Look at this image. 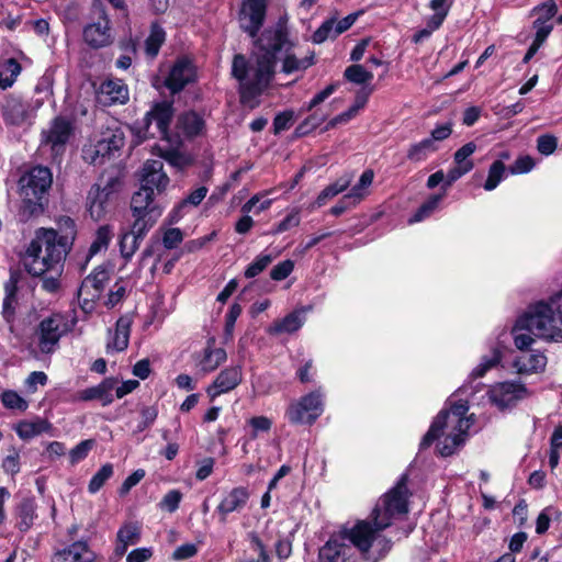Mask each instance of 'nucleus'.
Returning <instances> with one entry per match:
<instances>
[{"label":"nucleus","instance_id":"obj_1","mask_svg":"<svg viewBox=\"0 0 562 562\" xmlns=\"http://www.w3.org/2000/svg\"><path fill=\"white\" fill-rule=\"evenodd\" d=\"M285 21L280 19L273 26L266 29L255 42L254 57L256 66H250L241 54L234 56L232 75L239 82L240 102L250 108L257 105L256 98L269 86L273 75L278 54L283 53L282 71L292 74L307 69L314 64V54L299 58L291 53Z\"/></svg>","mask_w":562,"mask_h":562},{"label":"nucleus","instance_id":"obj_2","mask_svg":"<svg viewBox=\"0 0 562 562\" xmlns=\"http://www.w3.org/2000/svg\"><path fill=\"white\" fill-rule=\"evenodd\" d=\"M469 405L463 401L453 404L449 411H441L423 437L420 448H428L436 439L443 436L438 443L439 453L442 457L453 454L464 442L467 432L473 425L471 417H467Z\"/></svg>","mask_w":562,"mask_h":562},{"label":"nucleus","instance_id":"obj_3","mask_svg":"<svg viewBox=\"0 0 562 562\" xmlns=\"http://www.w3.org/2000/svg\"><path fill=\"white\" fill-rule=\"evenodd\" d=\"M53 240L54 235L50 232L47 233V239L36 233V237L29 244L23 265L30 274L41 277L48 272L61 273L66 255L52 244Z\"/></svg>","mask_w":562,"mask_h":562},{"label":"nucleus","instance_id":"obj_4","mask_svg":"<svg viewBox=\"0 0 562 562\" xmlns=\"http://www.w3.org/2000/svg\"><path fill=\"white\" fill-rule=\"evenodd\" d=\"M516 328L529 331L538 338L562 341V316L557 315L552 307L543 302L530 306L528 312L517 319Z\"/></svg>","mask_w":562,"mask_h":562},{"label":"nucleus","instance_id":"obj_5","mask_svg":"<svg viewBox=\"0 0 562 562\" xmlns=\"http://www.w3.org/2000/svg\"><path fill=\"white\" fill-rule=\"evenodd\" d=\"M407 483L408 475L403 474L396 485L378 501L371 513L378 529H386L392 525L393 519L408 514V499L412 493Z\"/></svg>","mask_w":562,"mask_h":562},{"label":"nucleus","instance_id":"obj_6","mask_svg":"<svg viewBox=\"0 0 562 562\" xmlns=\"http://www.w3.org/2000/svg\"><path fill=\"white\" fill-rule=\"evenodd\" d=\"M384 529H378L373 519L358 520L352 527L342 526L338 532L353 549H357L364 559H369V551L375 540L382 544L383 554L389 552L392 542L385 538L379 539V533Z\"/></svg>","mask_w":562,"mask_h":562},{"label":"nucleus","instance_id":"obj_7","mask_svg":"<svg viewBox=\"0 0 562 562\" xmlns=\"http://www.w3.org/2000/svg\"><path fill=\"white\" fill-rule=\"evenodd\" d=\"M72 328L68 317L60 313H54L41 321L36 329L37 346L42 353H53L59 345L63 336Z\"/></svg>","mask_w":562,"mask_h":562},{"label":"nucleus","instance_id":"obj_8","mask_svg":"<svg viewBox=\"0 0 562 562\" xmlns=\"http://www.w3.org/2000/svg\"><path fill=\"white\" fill-rule=\"evenodd\" d=\"M173 113L172 102L162 101L154 104L142 120L139 132L143 133L145 137H154L156 133L150 131V126L153 122H155L158 135L162 139L169 140V126Z\"/></svg>","mask_w":562,"mask_h":562},{"label":"nucleus","instance_id":"obj_9","mask_svg":"<svg viewBox=\"0 0 562 562\" xmlns=\"http://www.w3.org/2000/svg\"><path fill=\"white\" fill-rule=\"evenodd\" d=\"M125 143V135L121 127L106 128L95 145L89 149H85V159L91 164H101L104 158L112 156L119 151Z\"/></svg>","mask_w":562,"mask_h":562},{"label":"nucleus","instance_id":"obj_10","mask_svg":"<svg viewBox=\"0 0 562 562\" xmlns=\"http://www.w3.org/2000/svg\"><path fill=\"white\" fill-rule=\"evenodd\" d=\"M53 184V173L48 167L35 166L23 173L19 180L21 196H46Z\"/></svg>","mask_w":562,"mask_h":562},{"label":"nucleus","instance_id":"obj_11","mask_svg":"<svg viewBox=\"0 0 562 562\" xmlns=\"http://www.w3.org/2000/svg\"><path fill=\"white\" fill-rule=\"evenodd\" d=\"M323 412L322 395L318 392H311L292 403L286 416L292 424H313Z\"/></svg>","mask_w":562,"mask_h":562},{"label":"nucleus","instance_id":"obj_12","mask_svg":"<svg viewBox=\"0 0 562 562\" xmlns=\"http://www.w3.org/2000/svg\"><path fill=\"white\" fill-rule=\"evenodd\" d=\"M319 562H362L355 549L347 543L344 536L338 531L321 547L318 552Z\"/></svg>","mask_w":562,"mask_h":562},{"label":"nucleus","instance_id":"obj_13","mask_svg":"<svg viewBox=\"0 0 562 562\" xmlns=\"http://www.w3.org/2000/svg\"><path fill=\"white\" fill-rule=\"evenodd\" d=\"M529 395L522 383L502 382L493 385L488 391V398L499 409H506Z\"/></svg>","mask_w":562,"mask_h":562},{"label":"nucleus","instance_id":"obj_14","mask_svg":"<svg viewBox=\"0 0 562 562\" xmlns=\"http://www.w3.org/2000/svg\"><path fill=\"white\" fill-rule=\"evenodd\" d=\"M268 0H245L243 2L239 23L240 27L255 38L266 18Z\"/></svg>","mask_w":562,"mask_h":562},{"label":"nucleus","instance_id":"obj_15","mask_svg":"<svg viewBox=\"0 0 562 562\" xmlns=\"http://www.w3.org/2000/svg\"><path fill=\"white\" fill-rule=\"evenodd\" d=\"M56 224L57 228H41L37 231V234L47 239V233H53L54 240L52 244L67 256L77 236L75 221L69 216L63 215L57 218Z\"/></svg>","mask_w":562,"mask_h":562},{"label":"nucleus","instance_id":"obj_16","mask_svg":"<svg viewBox=\"0 0 562 562\" xmlns=\"http://www.w3.org/2000/svg\"><path fill=\"white\" fill-rule=\"evenodd\" d=\"M95 13L98 20L83 29V40L90 47L101 48L113 42V35L104 8H100Z\"/></svg>","mask_w":562,"mask_h":562},{"label":"nucleus","instance_id":"obj_17","mask_svg":"<svg viewBox=\"0 0 562 562\" xmlns=\"http://www.w3.org/2000/svg\"><path fill=\"white\" fill-rule=\"evenodd\" d=\"M196 79V70L192 61L188 58H179L171 67L169 75L165 79V86L172 94L182 91L189 83Z\"/></svg>","mask_w":562,"mask_h":562},{"label":"nucleus","instance_id":"obj_18","mask_svg":"<svg viewBox=\"0 0 562 562\" xmlns=\"http://www.w3.org/2000/svg\"><path fill=\"white\" fill-rule=\"evenodd\" d=\"M169 184V178L164 171V164L161 160H147L140 171V187L154 194L162 193Z\"/></svg>","mask_w":562,"mask_h":562},{"label":"nucleus","instance_id":"obj_19","mask_svg":"<svg viewBox=\"0 0 562 562\" xmlns=\"http://www.w3.org/2000/svg\"><path fill=\"white\" fill-rule=\"evenodd\" d=\"M128 99V88L121 79L104 80L97 91L98 103L103 106L125 104Z\"/></svg>","mask_w":562,"mask_h":562},{"label":"nucleus","instance_id":"obj_20","mask_svg":"<svg viewBox=\"0 0 562 562\" xmlns=\"http://www.w3.org/2000/svg\"><path fill=\"white\" fill-rule=\"evenodd\" d=\"M72 134L71 122L63 116L55 117L49 127L42 132L43 143L49 145L54 151L64 148Z\"/></svg>","mask_w":562,"mask_h":562},{"label":"nucleus","instance_id":"obj_21","mask_svg":"<svg viewBox=\"0 0 562 562\" xmlns=\"http://www.w3.org/2000/svg\"><path fill=\"white\" fill-rule=\"evenodd\" d=\"M249 497L250 493L245 486H237L227 492L216 507L221 521L225 522L229 514L244 509Z\"/></svg>","mask_w":562,"mask_h":562},{"label":"nucleus","instance_id":"obj_22","mask_svg":"<svg viewBox=\"0 0 562 562\" xmlns=\"http://www.w3.org/2000/svg\"><path fill=\"white\" fill-rule=\"evenodd\" d=\"M243 381V371L240 366H234L222 370L216 376L212 385L206 390L212 398L222 393L229 392L240 384Z\"/></svg>","mask_w":562,"mask_h":562},{"label":"nucleus","instance_id":"obj_23","mask_svg":"<svg viewBox=\"0 0 562 562\" xmlns=\"http://www.w3.org/2000/svg\"><path fill=\"white\" fill-rule=\"evenodd\" d=\"M110 279V272L106 268L100 266L85 278L79 289V295H86V300H95L100 297L105 283Z\"/></svg>","mask_w":562,"mask_h":562},{"label":"nucleus","instance_id":"obj_24","mask_svg":"<svg viewBox=\"0 0 562 562\" xmlns=\"http://www.w3.org/2000/svg\"><path fill=\"white\" fill-rule=\"evenodd\" d=\"M56 562H94L97 554L86 541H76L55 553Z\"/></svg>","mask_w":562,"mask_h":562},{"label":"nucleus","instance_id":"obj_25","mask_svg":"<svg viewBox=\"0 0 562 562\" xmlns=\"http://www.w3.org/2000/svg\"><path fill=\"white\" fill-rule=\"evenodd\" d=\"M132 318L128 315L121 316L115 325L114 331L109 330L106 351H123L128 346Z\"/></svg>","mask_w":562,"mask_h":562},{"label":"nucleus","instance_id":"obj_26","mask_svg":"<svg viewBox=\"0 0 562 562\" xmlns=\"http://www.w3.org/2000/svg\"><path fill=\"white\" fill-rule=\"evenodd\" d=\"M117 381L114 378H106L100 384L88 387L78 392L76 398L78 401H92L99 400L103 406H106L113 402L112 392Z\"/></svg>","mask_w":562,"mask_h":562},{"label":"nucleus","instance_id":"obj_27","mask_svg":"<svg viewBox=\"0 0 562 562\" xmlns=\"http://www.w3.org/2000/svg\"><path fill=\"white\" fill-rule=\"evenodd\" d=\"M1 112L5 124L20 126L27 119L29 105L21 99L9 95L1 108Z\"/></svg>","mask_w":562,"mask_h":562},{"label":"nucleus","instance_id":"obj_28","mask_svg":"<svg viewBox=\"0 0 562 562\" xmlns=\"http://www.w3.org/2000/svg\"><path fill=\"white\" fill-rule=\"evenodd\" d=\"M176 127L183 136L193 138L204 133L205 121L196 112L188 111L178 116Z\"/></svg>","mask_w":562,"mask_h":562},{"label":"nucleus","instance_id":"obj_29","mask_svg":"<svg viewBox=\"0 0 562 562\" xmlns=\"http://www.w3.org/2000/svg\"><path fill=\"white\" fill-rule=\"evenodd\" d=\"M226 358V351L223 348H215V338L211 337L206 341L203 356L198 366L202 372L209 373L216 370Z\"/></svg>","mask_w":562,"mask_h":562},{"label":"nucleus","instance_id":"obj_30","mask_svg":"<svg viewBox=\"0 0 562 562\" xmlns=\"http://www.w3.org/2000/svg\"><path fill=\"white\" fill-rule=\"evenodd\" d=\"M111 194L101 188V184H93L87 195L88 211L92 218L100 220L106 212Z\"/></svg>","mask_w":562,"mask_h":562},{"label":"nucleus","instance_id":"obj_31","mask_svg":"<svg viewBox=\"0 0 562 562\" xmlns=\"http://www.w3.org/2000/svg\"><path fill=\"white\" fill-rule=\"evenodd\" d=\"M514 367L520 374L540 373L546 370L547 357L539 351L526 353L515 359Z\"/></svg>","mask_w":562,"mask_h":562},{"label":"nucleus","instance_id":"obj_32","mask_svg":"<svg viewBox=\"0 0 562 562\" xmlns=\"http://www.w3.org/2000/svg\"><path fill=\"white\" fill-rule=\"evenodd\" d=\"M36 509L37 505L33 497L23 498L18 504L15 510V526L21 532H26L32 528L34 520L37 518Z\"/></svg>","mask_w":562,"mask_h":562},{"label":"nucleus","instance_id":"obj_33","mask_svg":"<svg viewBox=\"0 0 562 562\" xmlns=\"http://www.w3.org/2000/svg\"><path fill=\"white\" fill-rule=\"evenodd\" d=\"M155 195L154 191L140 187L139 190L133 194L131 200L132 215H147V213L151 211H162V209L155 203Z\"/></svg>","mask_w":562,"mask_h":562},{"label":"nucleus","instance_id":"obj_34","mask_svg":"<svg viewBox=\"0 0 562 562\" xmlns=\"http://www.w3.org/2000/svg\"><path fill=\"white\" fill-rule=\"evenodd\" d=\"M47 205V196L41 195H26L21 196V205L19 209V216L22 221L26 222L34 216L41 215Z\"/></svg>","mask_w":562,"mask_h":562},{"label":"nucleus","instance_id":"obj_35","mask_svg":"<svg viewBox=\"0 0 562 562\" xmlns=\"http://www.w3.org/2000/svg\"><path fill=\"white\" fill-rule=\"evenodd\" d=\"M206 194V187H200L192 191L186 199H183L177 206H175V209L169 214V222H179L183 217L186 209L188 206H198L204 200Z\"/></svg>","mask_w":562,"mask_h":562},{"label":"nucleus","instance_id":"obj_36","mask_svg":"<svg viewBox=\"0 0 562 562\" xmlns=\"http://www.w3.org/2000/svg\"><path fill=\"white\" fill-rule=\"evenodd\" d=\"M304 323V317L299 311L288 314L280 321L274 322L268 329L271 335L292 334L299 330Z\"/></svg>","mask_w":562,"mask_h":562},{"label":"nucleus","instance_id":"obj_37","mask_svg":"<svg viewBox=\"0 0 562 562\" xmlns=\"http://www.w3.org/2000/svg\"><path fill=\"white\" fill-rule=\"evenodd\" d=\"M15 431L21 439H31L50 429V424L37 418L35 420H23L15 426Z\"/></svg>","mask_w":562,"mask_h":562},{"label":"nucleus","instance_id":"obj_38","mask_svg":"<svg viewBox=\"0 0 562 562\" xmlns=\"http://www.w3.org/2000/svg\"><path fill=\"white\" fill-rule=\"evenodd\" d=\"M161 214L162 211H151L147 213V215H133L134 222L130 232L144 239L148 231L156 224Z\"/></svg>","mask_w":562,"mask_h":562},{"label":"nucleus","instance_id":"obj_39","mask_svg":"<svg viewBox=\"0 0 562 562\" xmlns=\"http://www.w3.org/2000/svg\"><path fill=\"white\" fill-rule=\"evenodd\" d=\"M374 172L372 169H367L360 176L356 186L352 187L349 193L346 194L347 200H351L353 204L360 203L368 194V188L372 184Z\"/></svg>","mask_w":562,"mask_h":562},{"label":"nucleus","instance_id":"obj_40","mask_svg":"<svg viewBox=\"0 0 562 562\" xmlns=\"http://www.w3.org/2000/svg\"><path fill=\"white\" fill-rule=\"evenodd\" d=\"M114 236L113 229L109 225L100 226L97 232L92 244L90 245L87 259L89 260L97 254L105 251Z\"/></svg>","mask_w":562,"mask_h":562},{"label":"nucleus","instance_id":"obj_41","mask_svg":"<svg viewBox=\"0 0 562 562\" xmlns=\"http://www.w3.org/2000/svg\"><path fill=\"white\" fill-rule=\"evenodd\" d=\"M0 89L5 90L15 82L22 67L14 58L5 59L0 65Z\"/></svg>","mask_w":562,"mask_h":562},{"label":"nucleus","instance_id":"obj_42","mask_svg":"<svg viewBox=\"0 0 562 562\" xmlns=\"http://www.w3.org/2000/svg\"><path fill=\"white\" fill-rule=\"evenodd\" d=\"M352 176L345 175L340 177L336 182L327 186L324 190L321 191L318 196L316 198L315 204L321 207L323 206L328 199H331L339 193L344 192L351 183Z\"/></svg>","mask_w":562,"mask_h":562},{"label":"nucleus","instance_id":"obj_43","mask_svg":"<svg viewBox=\"0 0 562 562\" xmlns=\"http://www.w3.org/2000/svg\"><path fill=\"white\" fill-rule=\"evenodd\" d=\"M438 149L434 139H423L419 143L413 144L407 150V159L414 162L425 160L430 154Z\"/></svg>","mask_w":562,"mask_h":562},{"label":"nucleus","instance_id":"obj_44","mask_svg":"<svg viewBox=\"0 0 562 562\" xmlns=\"http://www.w3.org/2000/svg\"><path fill=\"white\" fill-rule=\"evenodd\" d=\"M165 42V32L164 30L157 25L153 24L150 29V34L145 41V50L149 57L157 56L162 43Z\"/></svg>","mask_w":562,"mask_h":562},{"label":"nucleus","instance_id":"obj_45","mask_svg":"<svg viewBox=\"0 0 562 562\" xmlns=\"http://www.w3.org/2000/svg\"><path fill=\"white\" fill-rule=\"evenodd\" d=\"M142 240L143 239L140 237L130 231L123 233L120 239V251L122 257L125 260H130L139 248Z\"/></svg>","mask_w":562,"mask_h":562},{"label":"nucleus","instance_id":"obj_46","mask_svg":"<svg viewBox=\"0 0 562 562\" xmlns=\"http://www.w3.org/2000/svg\"><path fill=\"white\" fill-rule=\"evenodd\" d=\"M445 194L431 195L426 202H424L416 213L408 220L409 224L420 222L429 217L438 207L440 201Z\"/></svg>","mask_w":562,"mask_h":562},{"label":"nucleus","instance_id":"obj_47","mask_svg":"<svg viewBox=\"0 0 562 562\" xmlns=\"http://www.w3.org/2000/svg\"><path fill=\"white\" fill-rule=\"evenodd\" d=\"M101 188L111 195L121 191L123 187V177L119 170H109L102 173L100 178Z\"/></svg>","mask_w":562,"mask_h":562},{"label":"nucleus","instance_id":"obj_48","mask_svg":"<svg viewBox=\"0 0 562 562\" xmlns=\"http://www.w3.org/2000/svg\"><path fill=\"white\" fill-rule=\"evenodd\" d=\"M345 78L356 85H367L373 79V74L362 65H351L344 72Z\"/></svg>","mask_w":562,"mask_h":562},{"label":"nucleus","instance_id":"obj_49","mask_svg":"<svg viewBox=\"0 0 562 562\" xmlns=\"http://www.w3.org/2000/svg\"><path fill=\"white\" fill-rule=\"evenodd\" d=\"M113 475V465L111 463L103 464L89 482L88 491L91 494L99 492L105 482Z\"/></svg>","mask_w":562,"mask_h":562},{"label":"nucleus","instance_id":"obj_50","mask_svg":"<svg viewBox=\"0 0 562 562\" xmlns=\"http://www.w3.org/2000/svg\"><path fill=\"white\" fill-rule=\"evenodd\" d=\"M158 412L154 406H145L140 409V420L135 426H132L131 423L127 426L132 428L133 435L139 434L154 424Z\"/></svg>","mask_w":562,"mask_h":562},{"label":"nucleus","instance_id":"obj_51","mask_svg":"<svg viewBox=\"0 0 562 562\" xmlns=\"http://www.w3.org/2000/svg\"><path fill=\"white\" fill-rule=\"evenodd\" d=\"M0 398L3 406L8 409L24 412L29 407L27 401L12 390L3 391L0 395Z\"/></svg>","mask_w":562,"mask_h":562},{"label":"nucleus","instance_id":"obj_52","mask_svg":"<svg viewBox=\"0 0 562 562\" xmlns=\"http://www.w3.org/2000/svg\"><path fill=\"white\" fill-rule=\"evenodd\" d=\"M140 529L136 524H126L117 531V542L132 546L138 542Z\"/></svg>","mask_w":562,"mask_h":562},{"label":"nucleus","instance_id":"obj_53","mask_svg":"<svg viewBox=\"0 0 562 562\" xmlns=\"http://www.w3.org/2000/svg\"><path fill=\"white\" fill-rule=\"evenodd\" d=\"M504 172H505L504 162L501 160L494 161L488 169V176L484 183V189L487 191L494 190L502 181Z\"/></svg>","mask_w":562,"mask_h":562},{"label":"nucleus","instance_id":"obj_54","mask_svg":"<svg viewBox=\"0 0 562 562\" xmlns=\"http://www.w3.org/2000/svg\"><path fill=\"white\" fill-rule=\"evenodd\" d=\"M160 156L171 166H175L179 169H182L191 164L190 157L178 149L168 148L160 150Z\"/></svg>","mask_w":562,"mask_h":562},{"label":"nucleus","instance_id":"obj_55","mask_svg":"<svg viewBox=\"0 0 562 562\" xmlns=\"http://www.w3.org/2000/svg\"><path fill=\"white\" fill-rule=\"evenodd\" d=\"M502 352L499 349L494 348L491 352V356L483 357L482 362L472 371V376L481 378L490 369L497 366L501 361Z\"/></svg>","mask_w":562,"mask_h":562},{"label":"nucleus","instance_id":"obj_56","mask_svg":"<svg viewBox=\"0 0 562 562\" xmlns=\"http://www.w3.org/2000/svg\"><path fill=\"white\" fill-rule=\"evenodd\" d=\"M476 150V144L474 142H469L460 147L453 155V160L456 165L464 166L469 165V170H472L474 167V162L469 159V157Z\"/></svg>","mask_w":562,"mask_h":562},{"label":"nucleus","instance_id":"obj_57","mask_svg":"<svg viewBox=\"0 0 562 562\" xmlns=\"http://www.w3.org/2000/svg\"><path fill=\"white\" fill-rule=\"evenodd\" d=\"M335 20H326L313 34L312 40L316 44L324 43L328 38H335Z\"/></svg>","mask_w":562,"mask_h":562},{"label":"nucleus","instance_id":"obj_58","mask_svg":"<svg viewBox=\"0 0 562 562\" xmlns=\"http://www.w3.org/2000/svg\"><path fill=\"white\" fill-rule=\"evenodd\" d=\"M272 262V257L270 255H260L258 256L254 262H251L246 271L245 277L248 279L255 278L259 273H261L270 263Z\"/></svg>","mask_w":562,"mask_h":562},{"label":"nucleus","instance_id":"obj_59","mask_svg":"<svg viewBox=\"0 0 562 562\" xmlns=\"http://www.w3.org/2000/svg\"><path fill=\"white\" fill-rule=\"evenodd\" d=\"M94 441L92 439L79 442L69 452L70 463L76 464L77 462L83 460L88 456L89 451L92 449Z\"/></svg>","mask_w":562,"mask_h":562},{"label":"nucleus","instance_id":"obj_60","mask_svg":"<svg viewBox=\"0 0 562 562\" xmlns=\"http://www.w3.org/2000/svg\"><path fill=\"white\" fill-rule=\"evenodd\" d=\"M183 240V233L180 228H167L162 235V245L166 249L178 247Z\"/></svg>","mask_w":562,"mask_h":562},{"label":"nucleus","instance_id":"obj_61","mask_svg":"<svg viewBox=\"0 0 562 562\" xmlns=\"http://www.w3.org/2000/svg\"><path fill=\"white\" fill-rule=\"evenodd\" d=\"M558 146V139L555 136L546 134L541 135L537 139V149L540 154L549 156L553 154Z\"/></svg>","mask_w":562,"mask_h":562},{"label":"nucleus","instance_id":"obj_62","mask_svg":"<svg viewBox=\"0 0 562 562\" xmlns=\"http://www.w3.org/2000/svg\"><path fill=\"white\" fill-rule=\"evenodd\" d=\"M533 29L536 30L533 43L542 46L549 34L552 32L553 25L546 24L542 18H537L533 22Z\"/></svg>","mask_w":562,"mask_h":562},{"label":"nucleus","instance_id":"obj_63","mask_svg":"<svg viewBox=\"0 0 562 562\" xmlns=\"http://www.w3.org/2000/svg\"><path fill=\"white\" fill-rule=\"evenodd\" d=\"M294 269L292 260H284L274 266L270 271V277L274 281H281L286 279Z\"/></svg>","mask_w":562,"mask_h":562},{"label":"nucleus","instance_id":"obj_64","mask_svg":"<svg viewBox=\"0 0 562 562\" xmlns=\"http://www.w3.org/2000/svg\"><path fill=\"white\" fill-rule=\"evenodd\" d=\"M2 469L5 473L14 475L20 471V453L12 448L11 452L3 459Z\"/></svg>","mask_w":562,"mask_h":562}]
</instances>
